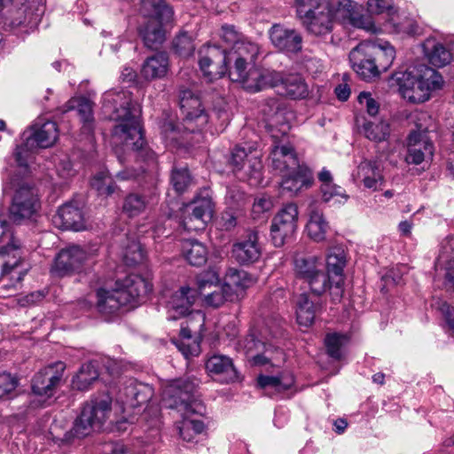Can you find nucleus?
Wrapping results in <instances>:
<instances>
[{"label":"nucleus","mask_w":454,"mask_h":454,"mask_svg":"<svg viewBox=\"0 0 454 454\" xmlns=\"http://www.w3.org/2000/svg\"><path fill=\"white\" fill-rule=\"evenodd\" d=\"M276 88L279 94L294 100L306 98L309 94V85L299 74L280 73V81Z\"/></svg>","instance_id":"obj_31"},{"label":"nucleus","mask_w":454,"mask_h":454,"mask_svg":"<svg viewBox=\"0 0 454 454\" xmlns=\"http://www.w3.org/2000/svg\"><path fill=\"white\" fill-rule=\"evenodd\" d=\"M111 404L112 400L107 395L92 399L83 406L73 427L68 430H65L59 422L54 421L50 428L52 441L63 447L70 444L75 438H83L94 430L100 429L111 416Z\"/></svg>","instance_id":"obj_6"},{"label":"nucleus","mask_w":454,"mask_h":454,"mask_svg":"<svg viewBox=\"0 0 454 454\" xmlns=\"http://www.w3.org/2000/svg\"><path fill=\"white\" fill-rule=\"evenodd\" d=\"M99 373L92 363L84 364L77 374L73 378L72 386L81 391L88 390L98 380Z\"/></svg>","instance_id":"obj_46"},{"label":"nucleus","mask_w":454,"mask_h":454,"mask_svg":"<svg viewBox=\"0 0 454 454\" xmlns=\"http://www.w3.org/2000/svg\"><path fill=\"white\" fill-rule=\"evenodd\" d=\"M259 52L260 48L258 44L245 37L240 43L234 44V47H231L227 51V57L229 62H231V59H240V60L245 62L254 63Z\"/></svg>","instance_id":"obj_43"},{"label":"nucleus","mask_w":454,"mask_h":454,"mask_svg":"<svg viewBox=\"0 0 454 454\" xmlns=\"http://www.w3.org/2000/svg\"><path fill=\"white\" fill-rule=\"evenodd\" d=\"M179 104L183 121H166L161 126V135L168 146H191L201 140L200 131L207 124L208 115L201 108L200 97L189 89L180 90Z\"/></svg>","instance_id":"obj_3"},{"label":"nucleus","mask_w":454,"mask_h":454,"mask_svg":"<svg viewBox=\"0 0 454 454\" xmlns=\"http://www.w3.org/2000/svg\"><path fill=\"white\" fill-rule=\"evenodd\" d=\"M257 384L265 395L273 396L290 389L294 384V379L290 373H283L279 376L260 375Z\"/></svg>","instance_id":"obj_36"},{"label":"nucleus","mask_w":454,"mask_h":454,"mask_svg":"<svg viewBox=\"0 0 454 454\" xmlns=\"http://www.w3.org/2000/svg\"><path fill=\"white\" fill-rule=\"evenodd\" d=\"M424 47L433 66L442 67L450 62L451 53L442 44L427 41Z\"/></svg>","instance_id":"obj_47"},{"label":"nucleus","mask_w":454,"mask_h":454,"mask_svg":"<svg viewBox=\"0 0 454 454\" xmlns=\"http://www.w3.org/2000/svg\"><path fill=\"white\" fill-rule=\"evenodd\" d=\"M212 213L213 203L209 198L195 200L184 207L182 225L188 231L202 230Z\"/></svg>","instance_id":"obj_19"},{"label":"nucleus","mask_w":454,"mask_h":454,"mask_svg":"<svg viewBox=\"0 0 454 454\" xmlns=\"http://www.w3.org/2000/svg\"><path fill=\"white\" fill-rule=\"evenodd\" d=\"M321 307L322 304L318 297L316 300H312L308 294H301L296 301V317L299 325L304 326L310 325Z\"/></svg>","instance_id":"obj_37"},{"label":"nucleus","mask_w":454,"mask_h":454,"mask_svg":"<svg viewBox=\"0 0 454 454\" xmlns=\"http://www.w3.org/2000/svg\"><path fill=\"white\" fill-rule=\"evenodd\" d=\"M168 67V55L164 52H158L145 60L141 74L145 80L160 79L167 74Z\"/></svg>","instance_id":"obj_38"},{"label":"nucleus","mask_w":454,"mask_h":454,"mask_svg":"<svg viewBox=\"0 0 454 454\" xmlns=\"http://www.w3.org/2000/svg\"><path fill=\"white\" fill-rule=\"evenodd\" d=\"M346 253L341 247H333L326 254V267L329 273L341 277L346 266Z\"/></svg>","instance_id":"obj_48"},{"label":"nucleus","mask_w":454,"mask_h":454,"mask_svg":"<svg viewBox=\"0 0 454 454\" xmlns=\"http://www.w3.org/2000/svg\"><path fill=\"white\" fill-rule=\"evenodd\" d=\"M128 304L134 305L152 291V284L143 277L131 274L117 283Z\"/></svg>","instance_id":"obj_29"},{"label":"nucleus","mask_w":454,"mask_h":454,"mask_svg":"<svg viewBox=\"0 0 454 454\" xmlns=\"http://www.w3.org/2000/svg\"><path fill=\"white\" fill-rule=\"evenodd\" d=\"M196 301V292L189 286H182L175 292L167 301L168 319L177 320L189 316L196 310L192 309Z\"/></svg>","instance_id":"obj_23"},{"label":"nucleus","mask_w":454,"mask_h":454,"mask_svg":"<svg viewBox=\"0 0 454 454\" xmlns=\"http://www.w3.org/2000/svg\"><path fill=\"white\" fill-rule=\"evenodd\" d=\"M298 207L294 203L285 205L273 217L270 235L275 247H282L297 230Z\"/></svg>","instance_id":"obj_14"},{"label":"nucleus","mask_w":454,"mask_h":454,"mask_svg":"<svg viewBox=\"0 0 454 454\" xmlns=\"http://www.w3.org/2000/svg\"><path fill=\"white\" fill-rule=\"evenodd\" d=\"M360 132L369 140L380 143L386 141L390 136V125L387 121L380 120L378 121L363 120H356Z\"/></svg>","instance_id":"obj_40"},{"label":"nucleus","mask_w":454,"mask_h":454,"mask_svg":"<svg viewBox=\"0 0 454 454\" xmlns=\"http://www.w3.org/2000/svg\"><path fill=\"white\" fill-rule=\"evenodd\" d=\"M182 254L192 266H201L207 259V247L196 239H185L182 242Z\"/></svg>","instance_id":"obj_41"},{"label":"nucleus","mask_w":454,"mask_h":454,"mask_svg":"<svg viewBox=\"0 0 454 454\" xmlns=\"http://www.w3.org/2000/svg\"><path fill=\"white\" fill-rule=\"evenodd\" d=\"M266 126L273 141L269 157L272 168L284 174L300 165L293 146L286 143L291 129L290 120L293 113L289 112L285 103L278 98L268 99L263 106Z\"/></svg>","instance_id":"obj_4"},{"label":"nucleus","mask_w":454,"mask_h":454,"mask_svg":"<svg viewBox=\"0 0 454 454\" xmlns=\"http://www.w3.org/2000/svg\"><path fill=\"white\" fill-rule=\"evenodd\" d=\"M294 271L296 276L306 282L310 291L320 296L326 290L333 302L340 300L343 289L340 281L333 284L329 274L325 271L322 259L317 255H301L294 259Z\"/></svg>","instance_id":"obj_8"},{"label":"nucleus","mask_w":454,"mask_h":454,"mask_svg":"<svg viewBox=\"0 0 454 454\" xmlns=\"http://www.w3.org/2000/svg\"><path fill=\"white\" fill-rule=\"evenodd\" d=\"M436 268L445 270V286L454 291V236L442 241Z\"/></svg>","instance_id":"obj_34"},{"label":"nucleus","mask_w":454,"mask_h":454,"mask_svg":"<svg viewBox=\"0 0 454 454\" xmlns=\"http://www.w3.org/2000/svg\"><path fill=\"white\" fill-rule=\"evenodd\" d=\"M187 317L180 329V336L183 340L176 343L179 350L186 357L199 354V344L196 341L191 342V339L192 333L196 334L201 331L205 323V315L200 310H196Z\"/></svg>","instance_id":"obj_21"},{"label":"nucleus","mask_w":454,"mask_h":454,"mask_svg":"<svg viewBox=\"0 0 454 454\" xmlns=\"http://www.w3.org/2000/svg\"><path fill=\"white\" fill-rule=\"evenodd\" d=\"M232 256L241 264L253 263L261 256L262 251L258 244V235L251 231L247 236L232 246Z\"/></svg>","instance_id":"obj_30"},{"label":"nucleus","mask_w":454,"mask_h":454,"mask_svg":"<svg viewBox=\"0 0 454 454\" xmlns=\"http://www.w3.org/2000/svg\"><path fill=\"white\" fill-rule=\"evenodd\" d=\"M10 184L14 191L9 207L11 220L19 223L30 219L40 208V200L35 190L17 179H12Z\"/></svg>","instance_id":"obj_11"},{"label":"nucleus","mask_w":454,"mask_h":454,"mask_svg":"<svg viewBox=\"0 0 454 454\" xmlns=\"http://www.w3.org/2000/svg\"><path fill=\"white\" fill-rule=\"evenodd\" d=\"M349 61L353 70L365 81H372L378 76V69L373 59V43L364 41L349 52Z\"/></svg>","instance_id":"obj_17"},{"label":"nucleus","mask_w":454,"mask_h":454,"mask_svg":"<svg viewBox=\"0 0 454 454\" xmlns=\"http://www.w3.org/2000/svg\"><path fill=\"white\" fill-rule=\"evenodd\" d=\"M103 108L109 118L117 122L112 130V145L116 149L122 147L124 152H137L145 160H153L154 153L145 147L141 111L137 104L132 103L131 94L125 90L106 91L103 96Z\"/></svg>","instance_id":"obj_1"},{"label":"nucleus","mask_w":454,"mask_h":454,"mask_svg":"<svg viewBox=\"0 0 454 454\" xmlns=\"http://www.w3.org/2000/svg\"><path fill=\"white\" fill-rule=\"evenodd\" d=\"M173 48L182 57L191 56L195 50L192 37L186 32H182L175 37Z\"/></svg>","instance_id":"obj_53"},{"label":"nucleus","mask_w":454,"mask_h":454,"mask_svg":"<svg viewBox=\"0 0 454 454\" xmlns=\"http://www.w3.org/2000/svg\"><path fill=\"white\" fill-rule=\"evenodd\" d=\"M242 211L239 209L228 208L222 214L220 219V226L225 231L234 229L242 216Z\"/></svg>","instance_id":"obj_64"},{"label":"nucleus","mask_w":454,"mask_h":454,"mask_svg":"<svg viewBox=\"0 0 454 454\" xmlns=\"http://www.w3.org/2000/svg\"><path fill=\"white\" fill-rule=\"evenodd\" d=\"M219 282V276L216 271L210 270L200 274L197 278V289H193L196 292V299L200 297L204 300L203 289L207 292H212L215 286Z\"/></svg>","instance_id":"obj_50"},{"label":"nucleus","mask_w":454,"mask_h":454,"mask_svg":"<svg viewBox=\"0 0 454 454\" xmlns=\"http://www.w3.org/2000/svg\"><path fill=\"white\" fill-rule=\"evenodd\" d=\"M145 258V252L139 241H129L123 252V261L128 265H135L142 262Z\"/></svg>","instance_id":"obj_51"},{"label":"nucleus","mask_w":454,"mask_h":454,"mask_svg":"<svg viewBox=\"0 0 454 454\" xmlns=\"http://www.w3.org/2000/svg\"><path fill=\"white\" fill-rule=\"evenodd\" d=\"M384 167L381 159L376 157L364 160L357 166L354 177L363 184L364 188L373 192L381 189L386 183L383 174Z\"/></svg>","instance_id":"obj_22"},{"label":"nucleus","mask_w":454,"mask_h":454,"mask_svg":"<svg viewBox=\"0 0 454 454\" xmlns=\"http://www.w3.org/2000/svg\"><path fill=\"white\" fill-rule=\"evenodd\" d=\"M219 36L222 41L226 44L231 47H234V44H238L240 43L245 36L239 32L233 25H223L220 30Z\"/></svg>","instance_id":"obj_59"},{"label":"nucleus","mask_w":454,"mask_h":454,"mask_svg":"<svg viewBox=\"0 0 454 454\" xmlns=\"http://www.w3.org/2000/svg\"><path fill=\"white\" fill-rule=\"evenodd\" d=\"M346 340L345 335L339 333L327 334L325 340L327 353L330 356L340 359L341 357L340 348Z\"/></svg>","instance_id":"obj_57"},{"label":"nucleus","mask_w":454,"mask_h":454,"mask_svg":"<svg viewBox=\"0 0 454 454\" xmlns=\"http://www.w3.org/2000/svg\"><path fill=\"white\" fill-rule=\"evenodd\" d=\"M329 229V223L323 212L317 208H311L306 224V232L309 238L315 242H323L325 240Z\"/></svg>","instance_id":"obj_39"},{"label":"nucleus","mask_w":454,"mask_h":454,"mask_svg":"<svg viewBox=\"0 0 454 454\" xmlns=\"http://www.w3.org/2000/svg\"><path fill=\"white\" fill-rule=\"evenodd\" d=\"M228 63L227 51L215 44H206L199 51V66L208 82L222 78L228 71Z\"/></svg>","instance_id":"obj_13"},{"label":"nucleus","mask_w":454,"mask_h":454,"mask_svg":"<svg viewBox=\"0 0 454 454\" xmlns=\"http://www.w3.org/2000/svg\"><path fill=\"white\" fill-rule=\"evenodd\" d=\"M322 193V199L325 202L333 200L335 203L343 204L348 200V195L346 191L340 185L332 184L327 189V193L324 189H320Z\"/></svg>","instance_id":"obj_60"},{"label":"nucleus","mask_w":454,"mask_h":454,"mask_svg":"<svg viewBox=\"0 0 454 454\" xmlns=\"http://www.w3.org/2000/svg\"><path fill=\"white\" fill-rule=\"evenodd\" d=\"M91 186L101 195H111L116 189V185L107 171L97 174L91 180Z\"/></svg>","instance_id":"obj_52"},{"label":"nucleus","mask_w":454,"mask_h":454,"mask_svg":"<svg viewBox=\"0 0 454 454\" xmlns=\"http://www.w3.org/2000/svg\"><path fill=\"white\" fill-rule=\"evenodd\" d=\"M297 17L306 29L316 35L329 33L334 19L348 21L352 26L368 32L378 33V28L370 16L361 15L350 0H341L336 7L333 0H294Z\"/></svg>","instance_id":"obj_2"},{"label":"nucleus","mask_w":454,"mask_h":454,"mask_svg":"<svg viewBox=\"0 0 454 454\" xmlns=\"http://www.w3.org/2000/svg\"><path fill=\"white\" fill-rule=\"evenodd\" d=\"M206 369L210 374L219 377L223 382L233 381L238 378L232 360L223 355H214L206 363Z\"/></svg>","instance_id":"obj_35"},{"label":"nucleus","mask_w":454,"mask_h":454,"mask_svg":"<svg viewBox=\"0 0 454 454\" xmlns=\"http://www.w3.org/2000/svg\"><path fill=\"white\" fill-rule=\"evenodd\" d=\"M234 65L229 69V77L232 82H239L243 85L248 75L247 67L253 62H245L239 59H231Z\"/></svg>","instance_id":"obj_58"},{"label":"nucleus","mask_w":454,"mask_h":454,"mask_svg":"<svg viewBox=\"0 0 454 454\" xmlns=\"http://www.w3.org/2000/svg\"><path fill=\"white\" fill-rule=\"evenodd\" d=\"M415 122L417 130H413L408 137V153L405 160L408 164H420L427 157H432L434 153L433 144L428 140L427 132L428 126L424 123L429 120L425 112L416 113L411 116Z\"/></svg>","instance_id":"obj_12"},{"label":"nucleus","mask_w":454,"mask_h":454,"mask_svg":"<svg viewBox=\"0 0 454 454\" xmlns=\"http://www.w3.org/2000/svg\"><path fill=\"white\" fill-rule=\"evenodd\" d=\"M53 223L63 230L82 231L85 228L83 215L81 209L73 203L60 207L53 216Z\"/></svg>","instance_id":"obj_32"},{"label":"nucleus","mask_w":454,"mask_h":454,"mask_svg":"<svg viewBox=\"0 0 454 454\" xmlns=\"http://www.w3.org/2000/svg\"><path fill=\"white\" fill-rule=\"evenodd\" d=\"M254 278L247 271L231 269L226 274L224 286L231 294V297L233 298L234 294L248 288L254 285Z\"/></svg>","instance_id":"obj_44"},{"label":"nucleus","mask_w":454,"mask_h":454,"mask_svg":"<svg viewBox=\"0 0 454 454\" xmlns=\"http://www.w3.org/2000/svg\"><path fill=\"white\" fill-rule=\"evenodd\" d=\"M206 291L203 289L204 293V303L207 306H210L213 308H218L222 306L225 301L232 300L231 294L223 285H220L218 282L212 292L205 293Z\"/></svg>","instance_id":"obj_49"},{"label":"nucleus","mask_w":454,"mask_h":454,"mask_svg":"<svg viewBox=\"0 0 454 454\" xmlns=\"http://www.w3.org/2000/svg\"><path fill=\"white\" fill-rule=\"evenodd\" d=\"M71 106L69 108L77 107V112L80 114L82 121L86 123L85 128L88 130L91 129L90 122L92 121V105L91 102L85 98H81L79 99H74L70 102Z\"/></svg>","instance_id":"obj_55"},{"label":"nucleus","mask_w":454,"mask_h":454,"mask_svg":"<svg viewBox=\"0 0 454 454\" xmlns=\"http://www.w3.org/2000/svg\"><path fill=\"white\" fill-rule=\"evenodd\" d=\"M373 59L378 69V76L381 72H386L392 66L395 59V50L388 42H372Z\"/></svg>","instance_id":"obj_42"},{"label":"nucleus","mask_w":454,"mask_h":454,"mask_svg":"<svg viewBox=\"0 0 454 454\" xmlns=\"http://www.w3.org/2000/svg\"><path fill=\"white\" fill-rule=\"evenodd\" d=\"M282 176L281 189L289 192L290 196L297 195L302 190L309 188L314 181L310 169L304 165H299L297 168L291 169Z\"/></svg>","instance_id":"obj_27"},{"label":"nucleus","mask_w":454,"mask_h":454,"mask_svg":"<svg viewBox=\"0 0 454 454\" xmlns=\"http://www.w3.org/2000/svg\"><path fill=\"white\" fill-rule=\"evenodd\" d=\"M59 137L56 122L47 121L36 122L23 134L24 142L17 145L13 156L19 167L27 171L33 155L38 148H48L55 144Z\"/></svg>","instance_id":"obj_10"},{"label":"nucleus","mask_w":454,"mask_h":454,"mask_svg":"<svg viewBox=\"0 0 454 454\" xmlns=\"http://www.w3.org/2000/svg\"><path fill=\"white\" fill-rule=\"evenodd\" d=\"M97 308L98 310L106 316H110L117 312L122 306L129 305L127 298L122 294L119 286L113 290L99 289L97 292Z\"/></svg>","instance_id":"obj_33"},{"label":"nucleus","mask_w":454,"mask_h":454,"mask_svg":"<svg viewBox=\"0 0 454 454\" xmlns=\"http://www.w3.org/2000/svg\"><path fill=\"white\" fill-rule=\"evenodd\" d=\"M392 84L398 86L402 97L414 104L424 103L430 98L431 93L442 85V77L434 68L419 66L405 71L394 73L390 79Z\"/></svg>","instance_id":"obj_7"},{"label":"nucleus","mask_w":454,"mask_h":454,"mask_svg":"<svg viewBox=\"0 0 454 454\" xmlns=\"http://www.w3.org/2000/svg\"><path fill=\"white\" fill-rule=\"evenodd\" d=\"M37 2L38 0H0V5L12 7L6 16V20L12 27L20 26L32 27L39 20L40 14L32 10V4Z\"/></svg>","instance_id":"obj_18"},{"label":"nucleus","mask_w":454,"mask_h":454,"mask_svg":"<svg viewBox=\"0 0 454 454\" xmlns=\"http://www.w3.org/2000/svg\"><path fill=\"white\" fill-rule=\"evenodd\" d=\"M280 81V73L272 69L253 67L242 87L249 92H258L266 88H276Z\"/></svg>","instance_id":"obj_28"},{"label":"nucleus","mask_w":454,"mask_h":454,"mask_svg":"<svg viewBox=\"0 0 454 454\" xmlns=\"http://www.w3.org/2000/svg\"><path fill=\"white\" fill-rule=\"evenodd\" d=\"M272 44L281 51L298 53L302 49V36L296 29L275 24L270 30Z\"/></svg>","instance_id":"obj_24"},{"label":"nucleus","mask_w":454,"mask_h":454,"mask_svg":"<svg viewBox=\"0 0 454 454\" xmlns=\"http://www.w3.org/2000/svg\"><path fill=\"white\" fill-rule=\"evenodd\" d=\"M246 202V194L239 187L231 186L227 189L225 203L228 208L239 209L242 211Z\"/></svg>","instance_id":"obj_54"},{"label":"nucleus","mask_w":454,"mask_h":454,"mask_svg":"<svg viewBox=\"0 0 454 454\" xmlns=\"http://www.w3.org/2000/svg\"><path fill=\"white\" fill-rule=\"evenodd\" d=\"M230 165L235 173L244 170L253 184L261 182L262 163L261 154L257 151L247 152L245 148L236 146L231 152Z\"/></svg>","instance_id":"obj_16"},{"label":"nucleus","mask_w":454,"mask_h":454,"mask_svg":"<svg viewBox=\"0 0 454 454\" xmlns=\"http://www.w3.org/2000/svg\"><path fill=\"white\" fill-rule=\"evenodd\" d=\"M192 178L185 168H174L171 176V182L177 192H184L191 184Z\"/></svg>","instance_id":"obj_56"},{"label":"nucleus","mask_w":454,"mask_h":454,"mask_svg":"<svg viewBox=\"0 0 454 454\" xmlns=\"http://www.w3.org/2000/svg\"><path fill=\"white\" fill-rule=\"evenodd\" d=\"M368 12L372 14H382L387 12L391 17L390 20H393V15L395 10L391 0H369L367 2Z\"/></svg>","instance_id":"obj_63"},{"label":"nucleus","mask_w":454,"mask_h":454,"mask_svg":"<svg viewBox=\"0 0 454 454\" xmlns=\"http://www.w3.org/2000/svg\"><path fill=\"white\" fill-rule=\"evenodd\" d=\"M19 384L17 377L9 372H0V399L9 397Z\"/></svg>","instance_id":"obj_62"},{"label":"nucleus","mask_w":454,"mask_h":454,"mask_svg":"<svg viewBox=\"0 0 454 454\" xmlns=\"http://www.w3.org/2000/svg\"><path fill=\"white\" fill-rule=\"evenodd\" d=\"M197 383L190 379H176L163 387L162 403L165 407L177 409L184 414L178 425L179 434L185 442H192L200 434L205 425L202 420L192 419L189 414H202L204 406L195 398Z\"/></svg>","instance_id":"obj_5"},{"label":"nucleus","mask_w":454,"mask_h":454,"mask_svg":"<svg viewBox=\"0 0 454 454\" xmlns=\"http://www.w3.org/2000/svg\"><path fill=\"white\" fill-rule=\"evenodd\" d=\"M64 368V364L59 362L36 373L32 381L33 392L37 395L51 396L62 378Z\"/></svg>","instance_id":"obj_26"},{"label":"nucleus","mask_w":454,"mask_h":454,"mask_svg":"<svg viewBox=\"0 0 454 454\" xmlns=\"http://www.w3.org/2000/svg\"><path fill=\"white\" fill-rule=\"evenodd\" d=\"M153 200V196L137 192L129 193L124 200L122 210L128 216L134 217L145 212Z\"/></svg>","instance_id":"obj_45"},{"label":"nucleus","mask_w":454,"mask_h":454,"mask_svg":"<svg viewBox=\"0 0 454 454\" xmlns=\"http://www.w3.org/2000/svg\"><path fill=\"white\" fill-rule=\"evenodd\" d=\"M153 396V387L135 380H129L120 391L119 400L123 404V410L136 408L147 403Z\"/></svg>","instance_id":"obj_25"},{"label":"nucleus","mask_w":454,"mask_h":454,"mask_svg":"<svg viewBox=\"0 0 454 454\" xmlns=\"http://www.w3.org/2000/svg\"><path fill=\"white\" fill-rule=\"evenodd\" d=\"M140 14L144 21L139 26V35L147 48L156 49L165 40L162 25L170 21L172 9L163 0H142Z\"/></svg>","instance_id":"obj_9"},{"label":"nucleus","mask_w":454,"mask_h":454,"mask_svg":"<svg viewBox=\"0 0 454 454\" xmlns=\"http://www.w3.org/2000/svg\"><path fill=\"white\" fill-rule=\"evenodd\" d=\"M281 354L280 350L270 344H266L265 349L256 352L249 360L254 365H265L276 360L274 354Z\"/></svg>","instance_id":"obj_61"},{"label":"nucleus","mask_w":454,"mask_h":454,"mask_svg":"<svg viewBox=\"0 0 454 454\" xmlns=\"http://www.w3.org/2000/svg\"><path fill=\"white\" fill-rule=\"evenodd\" d=\"M90 259V254L79 246H70L59 251L51 267V272L57 276L80 272Z\"/></svg>","instance_id":"obj_15"},{"label":"nucleus","mask_w":454,"mask_h":454,"mask_svg":"<svg viewBox=\"0 0 454 454\" xmlns=\"http://www.w3.org/2000/svg\"><path fill=\"white\" fill-rule=\"evenodd\" d=\"M0 255H7L4 262L0 275V281H12L20 286L27 274V269L23 266L20 245L3 246L0 247Z\"/></svg>","instance_id":"obj_20"}]
</instances>
